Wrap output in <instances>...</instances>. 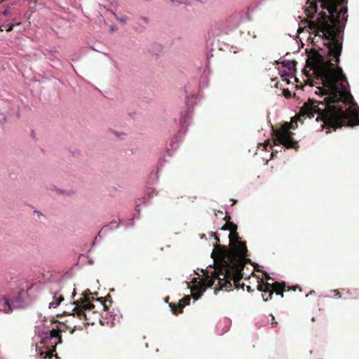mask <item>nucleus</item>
<instances>
[{
    "instance_id": "1",
    "label": "nucleus",
    "mask_w": 359,
    "mask_h": 359,
    "mask_svg": "<svg viewBox=\"0 0 359 359\" xmlns=\"http://www.w3.org/2000/svg\"><path fill=\"white\" fill-rule=\"evenodd\" d=\"M318 2L320 3L322 11L316 21H308V27L314 37L312 43L317 47L316 38L325 41L323 45L327 48L326 59L316 48L309 52L306 67L313 72L316 79L323 85L320 87L322 95H327L323 101L309 100L298 114L301 117L311 118L318 114L316 121H321L322 128H326L327 133L330 129L336 130L342 126H359L358 112L355 108L346 106L351 102L353 97L346 90L343 83L347 82L341 67L335 65L339 63L342 50L344 29L348 19V0H307L304 12L309 18H313L318 12Z\"/></svg>"
},
{
    "instance_id": "2",
    "label": "nucleus",
    "mask_w": 359,
    "mask_h": 359,
    "mask_svg": "<svg viewBox=\"0 0 359 359\" xmlns=\"http://www.w3.org/2000/svg\"><path fill=\"white\" fill-rule=\"evenodd\" d=\"M229 248L222 245H215L212 252L215 266L222 271L216 273L222 276V280L226 278H234V283H240L243 278L242 271L247 262L248 252L245 242L240 241V237L236 231L229 233Z\"/></svg>"
},
{
    "instance_id": "3",
    "label": "nucleus",
    "mask_w": 359,
    "mask_h": 359,
    "mask_svg": "<svg viewBox=\"0 0 359 359\" xmlns=\"http://www.w3.org/2000/svg\"><path fill=\"white\" fill-rule=\"evenodd\" d=\"M222 271L220 268L215 266L213 269V271L209 273L206 271L204 279L201 281L200 288L197 290L196 292H193L192 297L197 300L198 299L203 292L205 290L206 287H212L215 285V283L217 281V287L219 290H229L233 288V287H238L240 283H234V278L229 277L222 280V276H217L215 273Z\"/></svg>"
},
{
    "instance_id": "4",
    "label": "nucleus",
    "mask_w": 359,
    "mask_h": 359,
    "mask_svg": "<svg viewBox=\"0 0 359 359\" xmlns=\"http://www.w3.org/2000/svg\"><path fill=\"white\" fill-rule=\"evenodd\" d=\"M297 288H299V291H302L301 288L298 285L286 287L284 282H275L271 284L268 282L261 280L257 285V290L262 292V298L265 302L271 300L274 292L277 295H280L281 297H283V292L285 291H295Z\"/></svg>"
},
{
    "instance_id": "5",
    "label": "nucleus",
    "mask_w": 359,
    "mask_h": 359,
    "mask_svg": "<svg viewBox=\"0 0 359 359\" xmlns=\"http://www.w3.org/2000/svg\"><path fill=\"white\" fill-rule=\"evenodd\" d=\"M292 123H285L278 129L273 130V140L275 145L282 144L287 149H297L298 142L294 139V133L290 131Z\"/></svg>"
},
{
    "instance_id": "6",
    "label": "nucleus",
    "mask_w": 359,
    "mask_h": 359,
    "mask_svg": "<svg viewBox=\"0 0 359 359\" xmlns=\"http://www.w3.org/2000/svg\"><path fill=\"white\" fill-rule=\"evenodd\" d=\"M47 301L49 309L57 308L64 301V296L61 293V287L59 285L56 284L50 287Z\"/></svg>"
},
{
    "instance_id": "7",
    "label": "nucleus",
    "mask_w": 359,
    "mask_h": 359,
    "mask_svg": "<svg viewBox=\"0 0 359 359\" xmlns=\"http://www.w3.org/2000/svg\"><path fill=\"white\" fill-rule=\"evenodd\" d=\"M61 332L62 330L60 328L53 329L50 335L42 339V343L46 346V350L54 349L55 351L56 346L62 342Z\"/></svg>"
},
{
    "instance_id": "8",
    "label": "nucleus",
    "mask_w": 359,
    "mask_h": 359,
    "mask_svg": "<svg viewBox=\"0 0 359 359\" xmlns=\"http://www.w3.org/2000/svg\"><path fill=\"white\" fill-rule=\"evenodd\" d=\"M83 299L84 300L82 302V304H80L78 301L73 303L75 306L72 310V315L74 316H76L81 320L86 319L85 311L92 310L95 308L93 304L87 302L88 299L86 297H84Z\"/></svg>"
},
{
    "instance_id": "9",
    "label": "nucleus",
    "mask_w": 359,
    "mask_h": 359,
    "mask_svg": "<svg viewBox=\"0 0 359 359\" xmlns=\"http://www.w3.org/2000/svg\"><path fill=\"white\" fill-rule=\"evenodd\" d=\"M190 300V296H185L179 301L177 304L170 303L169 306L170 307L172 313L174 315L182 313L183 312L184 307L189 304Z\"/></svg>"
},
{
    "instance_id": "10",
    "label": "nucleus",
    "mask_w": 359,
    "mask_h": 359,
    "mask_svg": "<svg viewBox=\"0 0 359 359\" xmlns=\"http://www.w3.org/2000/svg\"><path fill=\"white\" fill-rule=\"evenodd\" d=\"M237 225L231 222H228L224 224L222 229V230H229L230 231H237Z\"/></svg>"
},
{
    "instance_id": "11",
    "label": "nucleus",
    "mask_w": 359,
    "mask_h": 359,
    "mask_svg": "<svg viewBox=\"0 0 359 359\" xmlns=\"http://www.w3.org/2000/svg\"><path fill=\"white\" fill-rule=\"evenodd\" d=\"M55 353V350L54 349H51V350H46L44 353H45V356L43 357V359H52L53 357L57 359V356L56 354H54Z\"/></svg>"
},
{
    "instance_id": "12",
    "label": "nucleus",
    "mask_w": 359,
    "mask_h": 359,
    "mask_svg": "<svg viewBox=\"0 0 359 359\" xmlns=\"http://www.w3.org/2000/svg\"><path fill=\"white\" fill-rule=\"evenodd\" d=\"M3 310L6 313H9L12 312V308H11L9 301L7 298H4Z\"/></svg>"
},
{
    "instance_id": "13",
    "label": "nucleus",
    "mask_w": 359,
    "mask_h": 359,
    "mask_svg": "<svg viewBox=\"0 0 359 359\" xmlns=\"http://www.w3.org/2000/svg\"><path fill=\"white\" fill-rule=\"evenodd\" d=\"M20 23V22H17V23H13V24H11V25H8L6 27V32H11L13 29V27L15 25H19Z\"/></svg>"
},
{
    "instance_id": "14",
    "label": "nucleus",
    "mask_w": 359,
    "mask_h": 359,
    "mask_svg": "<svg viewBox=\"0 0 359 359\" xmlns=\"http://www.w3.org/2000/svg\"><path fill=\"white\" fill-rule=\"evenodd\" d=\"M114 15L116 16V19L123 22V23H125L126 21H127V19L128 18L126 16H124V17H118L115 13H114Z\"/></svg>"
},
{
    "instance_id": "15",
    "label": "nucleus",
    "mask_w": 359,
    "mask_h": 359,
    "mask_svg": "<svg viewBox=\"0 0 359 359\" xmlns=\"http://www.w3.org/2000/svg\"><path fill=\"white\" fill-rule=\"evenodd\" d=\"M283 95L285 97H290L291 95V93L288 90H283Z\"/></svg>"
},
{
    "instance_id": "16",
    "label": "nucleus",
    "mask_w": 359,
    "mask_h": 359,
    "mask_svg": "<svg viewBox=\"0 0 359 359\" xmlns=\"http://www.w3.org/2000/svg\"><path fill=\"white\" fill-rule=\"evenodd\" d=\"M214 234H215V239L216 243H217V244H216V245H219V244L218 243H219V237H218L215 233H214Z\"/></svg>"
},
{
    "instance_id": "17",
    "label": "nucleus",
    "mask_w": 359,
    "mask_h": 359,
    "mask_svg": "<svg viewBox=\"0 0 359 359\" xmlns=\"http://www.w3.org/2000/svg\"><path fill=\"white\" fill-rule=\"evenodd\" d=\"M276 152L278 153V150H273L272 152H271V156H273V154Z\"/></svg>"
},
{
    "instance_id": "18",
    "label": "nucleus",
    "mask_w": 359,
    "mask_h": 359,
    "mask_svg": "<svg viewBox=\"0 0 359 359\" xmlns=\"http://www.w3.org/2000/svg\"><path fill=\"white\" fill-rule=\"evenodd\" d=\"M266 279L267 280H272V279H271V278L269 275L266 277Z\"/></svg>"
},
{
    "instance_id": "19",
    "label": "nucleus",
    "mask_w": 359,
    "mask_h": 359,
    "mask_svg": "<svg viewBox=\"0 0 359 359\" xmlns=\"http://www.w3.org/2000/svg\"><path fill=\"white\" fill-rule=\"evenodd\" d=\"M102 306H103V307H104V309H107V304H106V302L103 303V304H102Z\"/></svg>"
},
{
    "instance_id": "20",
    "label": "nucleus",
    "mask_w": 359,
    "mask_h": 359,
    "mask_svg": "<svg viewBox=\"0 0 359 359\" xmlns=\"http://www.w3.org/2000/svg\"><path fill=\"white\" fill-rule=\"evenodd\" d=\"M168 299H169V297H166V298H165V301L166 302H168Z\"/></svg>"
},
{
    "instance_id": "21",
    "label": "nucleus",
    "mask_w": 359,
    "mask_h": 359,
    "mask_svg": "<svg viewBox=\"0 0 359 359\" xmlns=\"http://www.w3.org/2000/svg\"><path fill=\"white\" fill-rule=\"evenodd\" d=\"M284 80L286 81L287 83L290 82V81L287 79H285Z\"/></svg>"
},
{
    "instance_id": "22",
    "label": "nucleus",
    "mask_w": 359,
    "mask_h": 359,
    "mask_svg": "<svg viewBox=\"0 0 359 359\" xmlns=\"http://www.w3.org/2000/svg\"><path fill=\"white\" fill-rule=\"evenodd\" d=\"M336 295H337V296H339V297H340L339 292H337Z\"/></svg>"
},
{
    "instance_id": "23",
    "label": "nucleus",
    "mask_w": 359,
    "mask_h": 359,
    "mask_svg": "<svg viewBox=\"0 0 359 359\" xmlns=\"http://www.w3.org/2000/svg\"><path fill=\"white\" fill-rule=\"evenodd\" d=\"M248 290L250 291V286H248Z\"/></svg>"
},
{
    "instance_id": "24",
    "label": "nucleus",
    "mask_w": 359,
    "mask_h": 359,
    "mask_svg": "<svg viewBox=\"0 0 359 359\" xmlns=\"http://www.w3.org/2000/svg\"><path fill=\"white\" fill-rule=\"evenodd\" d=\"M73 295L74 296L75 295V290H74V292H73Z\"/></svg>"
}]
</instances>
